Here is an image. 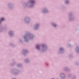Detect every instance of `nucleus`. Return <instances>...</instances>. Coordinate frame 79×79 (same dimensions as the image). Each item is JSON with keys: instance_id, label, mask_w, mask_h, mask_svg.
Segmentation results:
<instances>
[{"instance_id": "obj_1", "label": "nucleus", "mask_w": 79, "mask_h": 79, "mask_svg": "<svg viewBox=\"0 0 79 79\" xmlns=\"http://www.w3.org/2000/svg\"><path fill=\"white\" fill-rule=\"evenodd\" d=\"M3 20H4V19H3V18H2L1 19V21H3Z\"/></svg>"}, {"instance_id": "obj_2", "label": "nucleus", "mask_w": 79, "mask_h": 79, "mask_svg": "<svg viewBox=\"0 0 79 79\" xmlns=\"http://www.w3.org/2000/svg\"><path fill=\"white\" fill-rule=\"evenodd\" d=\"M53 25L54 26V27H56V26L55 24H53Z\"/></svg>"}, {"instance_id": "obj_3", "label": "nucleus", "mask_w": 79, "mask_h": 79, "mask_svg": "<svg viewBox=\"0 0 79 79\" xmlns=\"http://www.w3.org/2000/svg\"><path fill=\"white\" fill-rule=\"evenodd\" d=\"M34 1H32L31 2V3H34Z\"/></svg>"}, {"instance_id": "obj_4", "label": "nucleus", "mask_w": 79, "mask_h": 79, "mask_svg": "<svg viewBox=\"0 0 79 79\" xmlns=\"http://www.w3.org/2000/svg\"><path fill=\"white\" fill-rule=\"evenodd\" d=\"M1 22V21H0V23Z\"/></svg>"}]
</instances>
